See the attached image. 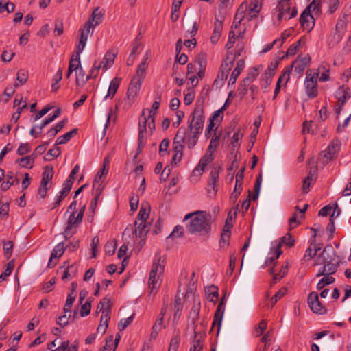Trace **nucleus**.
I'll return each instance as SVG.
<instances>
[{
	"label": "nucleus",
	"instance_id": "f257e3e1",
	"mask_svg": "<svg viewBox=\"0 0 351 351\" xmlns=\"http://www.w3.org/2000/svg\"><path fill=\"white\" fill-rule=\"evenodd\" d=\"M204 102L203 99L197 100L195 108L189 119V132L186 134V145L189 149L196 145L199 135L203 130L205 120Z\"/></svg>",
	"mask_w": 351,
	"mask_h": 351
},
{
	"label": "nucleus",
	"instance_id": "f03ea898",
	"mask_svg": "<svg viewBox=\"0 0 351 351\" xmlns=\"http://www.w3.org/2000/svg\"><path fill=\"white\" fill-rule=\"evenodd\" d=\"M321 264H323L324 266L319 270L316 277L331 275L337 271L339 261L331 245H326L317 257L315 265Z\"/></svg>",
	"mask_w": 351,
	"mask_h": 351
},
{
	"label": "nucleus",
	"instance_id": "7ed1b4c3",
	"mask_svg": "<svg viewBox=\"0 0 351 351\" xmlns=\"http://www.w3.org/2000/svg\"><path fill=\"white\" fill-rule=\"evenodd\" d=\"M191 218L190 223L187 226L189 232L191 234L197 232L208 233L211 230L210 221L211 215L204 211H197L185 215L184 220Z\"/></svg>",
	"mask_w": 351,
	"mask_h": 351
},
{
	"label": "nucleus",
	"instance_id": "20e7f679",
	"mask_svg": "<svg viewBox=\"0 0 351 351\" xmlns=\"http://www.w3.org/2000/svg\"><path fill=\"white\" fill-rule=\"evenodd\" d=\"M145 112L146 109H143L141 114L139 117V131L138 136L139 150H141L145 144L144 138L145 137V134L147 133V127L148 128L151 134H152L155 130V117H154L153 115H146Z\"/></svg>",
	"mask_w": 351,
	"mask_h": 351
},
{
	"label": "nucleus",
	"instance_id": "39448f33",
	"mask_svg": "<svg viewBox=\"0 0 351 351\" xmlns=\"http://www.w3.org/2000/svg\"><path fill=\"white\" fill-rule=\"evenodd\" d=\"M289 2L290 0H278L275 14L277 16L278 23L282 19L288 20L296 16L297 9L295 7L291 8Z\"/></svg>",
	"mask_w": 351,
	"mask_h": 351
},
{
	"label": "nucleus",
	"instance_id": "423d86ee",
	"mask_svg": "<svg viewBox=\"0 0 351 351\" xmlns=\"http://www.w3.org/2000/svg\"><path fill=\"white\" fill-rule=\"evenodd\" d=\"M160 258L156 262L154 261L149 274L148 286L151 291H156L161 285L160 276L163 273L165 265L160 263ZM163 263V261H162Z\"/></svg>",
	"mask_w": 351,
	"mask_h": 351
},
{
	"label": "nucleus",
	"instance_id": "0eeeda50",
	"mask_svg": "<svg viewBox=\"0 0 351 351\" xmlns=\"http://www.w3.org/2000/svg\"><path fill=\"white\" fill-rule=\"evenodd\" d=\"M85 208L86 206L84 205L79 210L77 216H75V212H71L66 222V226L64 232V236L66 239L70 238L74 234V232H71L72 229H76L82 223L84 217Z\"/></svg>",
	"mask_w": 351,
	"mask_h": 351
},
{
	"label": "nucleus",
	"instance_id": "6e6552de",
	"mask_svg": "<svg viewBox=\"0 0 351 351\" xmlns=\"http://www.w3.org/2000/svg\"><path fill=\"white\" fill-rule=\"evenodd\" d=\"M319 76V72H313L308 70L306 73L305 88L307 95L310 98H314L317 95V80Z\"/></svg>",
	"mask_w": 351,
	"mask_h": 351
},
{
	"label": "nucleus",
	"instance_id": "1a4fd4ad",
	"mask_svg": "<svg viewBox=\"0 0 351 351\" xmlns=\"http://www.w3.org/2000/svg\"><path fill=\"white\" fill-rule=\"evenodd\" d=\"M340 149V141L337 138L333 139L328 145L327 148L320 153V156L322 158L323 162L328 163L332 160L337 157Z\"/></svg>",
	"mask_w": 351,
	"mask_h": 351
},
{
	"label": "nucleus",
	"instance_id": "9d476101",
	"mask_svg": "<svg viewBox=\"0 0 351 351\" xmlns=\"http://www.w3.org/2000/svg\"><path fill=\"white\" fill-rule=\"evenodd\" d=\"M307 300L308 306L313 313L321 315L326 313V308L320 302L318 293L316 291L311 292L308 295Z\"/></svg>",
	"mask_w": 351,
	"mask_h": 351
},
{
	"label": "nucleus",
	"instance_id": "9b49d317",
	"mask_svg": "<svg viewBox=\"0 0 351 351\" xmlns=\"http://www.w3.org/2000/svg\"><path fill=\"white\" fill-rule=\"evenodd\" d=\"M283 244H285V245H287L289 247H293L294 245L295 240L289 233L286 234L285 236L280 238V241H279L278 244L277 245V247H276V250L275 252H276L275 258L271 257V258H268L265 261L266 265H267V264L271 263L272 261L278 258V257L282 253L280 248Z\"/></svg>",
	"mask_w": 351,
	"mask_h": 351
},
{
	"label": "nucleus",
	"instance_id": "f8f14e48",
	"mask_svg": "<svg viewBox=\"0 0 351 351\" xmlns=\"http://www.w3.org/2000/svg\"><path fill=\"white\" fill-rule=\"evenodd\" d=\"M186 130L181 127L178 129L173 143V150L174 153H182L184 142L186 143Z\"/></svg>",
	"mask_w": 351,
	"mask_h": 351
},
{
	"label": "nucleus",
	"instance_id": "ddd939ff",
	"mask_svg": "<svg viewBox=\"0 0 351 351\" xmlns=\"http://www.w3.org/2000/svg\"><path fill=\"white\" fill-rule=\"evenodd\" d=\"M225 304L226 299L225 297H223L221 299L214 315V320L213 322L211 330H213L215 327H217V335L219 334L221 328V321L225 311Z\"/></svg>",
	"mask_w": 351,
	"mask_h": 351
},
{
	"label": "nucleus",
	"instance_id": "4468645a",
	"mask_svg": "<svg viewBox=\"0 0 351 351\" xmlns=\"http://www.w3.org/2000/svg\"><path fill=\"white\" fill-rule=\"evenodd\" d=\"M134 230L133 234L136 237L141 239L140 245L143 246L145 244V240L149 230V226L147 223L138 222L137 220L134 223Z\"/></svg>",
	"mask_w": 351,
	"mask_h": 351
},
{
	"label": "nucleus",
	"instance_id": "2eb2a0df",
	"mask_svg": "<svg viewBox=\"0 0 351 351\" xmlns=\"http://www.w3.org/2000/svg\"><path fill=\"white\" fill-rule=\"evenodd\" d=\"M104 12L100 10L99 7L96 8L88 21L85 23L89 29H93L95 26L99 25L103 20Z\"/></svg>",
	"mask_w": 351,
	"mask_h": 351
},
{
	"label": "nucleus",
	"instance_id": "dca6fc26",
	"mask_svg": "<svg viewBox=\"0 0 351 351\" xmlns=\"http://www.w3.org/2000/svg\"><path fill=\"white\" fill-rule=\"evenodd\" d=\"M300 22L302 27L307 32H310L315 25L313 15L305 10L300 15Z\"/></svg>",
	"mask_w": 351,
	"mask_h": 351
},
{
	"label": "nucleus",
	"instance_id": "f3484780",
	"mask_svg": "<svg viewBox=\"0 0 351 351\" xmlns=\"http://www.w3.org/2000/svg\"><path fill=\"white\" fill-rule=\"evenodd\" d=\"M262 5L259 0H251L250 4L247 5V21H250L256 19L261 10Z\"/></svg>",
	"mask_w": 351,
	"mask_h": 351
},
{
	"label": "nucleus",
	"instance_id": "a211bd4d",
	"mask_svg": "<svg viewBox=\"0 0 351 351\" xmlns=\"http://www.w3.org/2000/svg\"><path fill=\"white\" fill-rule=\"evenodd\" d=\"M142 82L143 80H141V78L133 77L132 79L127 91V97L128 99H134L138 95Z\"/></svg>",
	"mask_w": 351,
	"mask_h": 351
},
{
	"label": "nucleus",
	"instance_id": "6ab92c4d",
	"mask_svg": "<svg viewBox=\"0 0 351 351\" xmlns=\"http://www.w3.org/2000/svg\"><path fill=\"white\" fill-rule=\"evenodd\" d=\"M335 97L338 100V103L341 104V106H343L346 101L351 97V89L342 86L337 90Z\"/></svg>",
	"mask_w": 351,
	"mask_h": 351
},
{
	"label": "nucleus",
	"instance_id": "aec40b11",
	"mask_svg": "<svg viewBox=\"0 0 351 351\" xmlns=\"http://www.w3.org/2000/svg\"><path fill=\"white\" fill-rule=\"evenodd\" d=\"M219 169L218 167H214L210 173V178L208 183V187H213V195L215 196L217 192V184L219 179Z\"/></svg>",
	"mask_w": 351,
	"mask_h": 351
},
{
	"label": "nucleus",
	"instance_id": "412c9836",
	"mask_svg": "<svg viewBox=\"0 0 351 351\" xmlns=\"http://www.w3.org/2000/svg\"><path fill=\"white\" fill-rule=\"evenodd\" d=\"M150 213V206L148 202H143L136 217V219L138 222L146 223V220L148 219Z\"/></svg>",
	"mask_w": 351,
	"mask_h": 351
},
{
	"label": "nucleus",
	"instance_id": "4be33fe9",
	"mask_svg": "<svg viewBox=\"0 0 351 351\" xmlns=\"http://www.w3.org/2000/svg\"><path fill=\"white\" fill-rule=\"evenodd\" d=\"M6 177L7 180L4 181L1 186L3 191L8 190L12 185L19 184V180L17 178L14 172H8Z\"/></svg>",
	"mask_w": 351,
	"mask_h": 351
},
{
	"label": "nucleus",
	"instance_id": "5701e85b",
	"mask_svg": "<svg viewBox=\"0 0 351 351\" xmlns=\"http://www.w3.org/2000/svg\"><path fill=\"white\" fill-rule=\"evenodd\" d=\"M347 22H343L341 21H337L336 24L335 30L336 33L334 34L333 38L335 39V43H338L344 34L346 27H347Z\"/></svg>",
	"mask_w": 351,
	"mask_h": 351
},
{
	"label": "nucleus",
	"instance_id": "b1692460",
	"mask_svg": "<svg viewBox=\"0 0 351 351\" xmlns=\"http://www.w3.org/2000/svg\"><path fill=\"white\" fill-rule=\"evenodd\" d=\"M311 62V57L309 55H307L303 58L298 57V60L293 63V66L294 64H296L295 66V71L298 73H302L305 69L306 66Z\"/></svg>",
	"mask_w": 351,
	"mask_h": 351
},
{
	"label": "nucleus",
	"instance_id": "393cba45",
	"mask_svg": "<svg viewBox=\"0 0 351 351\" xmlns=\"http://www.w3.org/2000/svg\"><path fill=\"white\" fill-rule=\"evenodd\" d=\"M244 67H245L244 60H239L237 63L236 68L233 70V71L230 75V80L228 82L229 85L234 84L236 82L238 76L240 75L241 71L243 70Z\"/></svg>",
	"mask_w": 351,
	"mask_h": 351
},
{
	"label": "nucleus",
	"instance_id": "a878e982",
	"mask_svg": "<svg viewBox=\"0 0 351 351\" xmlns=\"http://www.w3.org/2000/svg\"><path fill=\"white\" fill-rule=\"evenodd\" d=\"M200 310V303L198 302L196 305L194 304V306L192 307L190 313H189V318L191 320V323L193 325V330L195 333V337H196V330H197V326L195 325V323L197 320L199 319V313Z\"/></svg>",
	"mask_w": 351,
	"mask_h": 351
},
{
	"label": "nucleus",
	"instance_id": "bb28decb",
	"mask_svg": "<svg viewBox=\"0 0 351 351\" xmlns=\"http://www.w3.org/2000/svg\"><path fill=\"white\" fill-rule=\"evenodd\" d=\"M214 160V156L211 154H205L199 160L198 165L194 169V171L202 172L208 163Z\"/></svg>",
	"mask_w": 351,
	"mask_h": 351
},
{
	"label": "nucleus",
	"instance_id": "cd10ccee",
	"mask_svg": "<svg viewBox=\"0 0 351 351\" xmlns=\"http://www.w3.org/2000/svg\"><path fill=\"white\" fill-rule=\"evenodd\" d=\"M117 51H108L101 62L102 68L104 69H108V67L111 66L112 64L114 63V58L117 56Z\"/></svg>",
	"mask_w": 351,
	"mask_h": 351
},
{
	"label": "nucleus",
	"instance_id": "c85d7f7f",
	"mask_svg": "<svg viewBox=\"0 0 351 351\" xmlns=\"http://www.w3.org/2000/svg\"><path fill=\"white\" fill-rule=\"evenodd\" d=\"M223 28V24L222 22L219 21L218 19L216 20L215 23V27L214 30L212 34V36L210 37V41L212 43L215 44L218 42L221 37V33Z\"/></svg>",
	"mask_w": 351,
	"mask_h": 351
},
{
	"label": "nucleus",
	"instance_id": "c756f323",
	"mask_svg": "<svg viewBox=\"0 0 351 351\" xmlns=\"http://www.w3.org/2000/svg\"><path fill=\"white\" fill-rule=\"evenodd\" d=\"M121 81V79L119 77H116L113 78V80L110 83V86H109L108 90V94L106 95L105 99L108 97H110L111 98H112L114 97V95L116 94L117 90L120 85Z\"/></svg>",
	"mask_w": 351,
	"mask_h": 351
},
{
	"label": "nucleus",
	"instance_id": "7c9ffc66",
	"mask_svg": "<svg viewBox=\"0 0 351 351\" xmlns=\"http://www.w3.org/2000/svg\"><path fill=\"white\" fill-rule=\"evenodd\" d=\"M53 176V170L52 167L46 166L45 168V171L42 174V179L40 182V184L46 185L51 181Z\"/></svg>",
	"mask_w": 351,
	"mask_h": 351
},
{
	"label": "nucleus",
	"instance_id": "2f4dec72",
	"mask_svg": "<svg viewBox=\"0 0 351 351\" xmlns=\"http://www.w3.org/2000/svg\"><path fill=\"white\" fill-rule=\"evenodd\" d=\"M109 169V160L108 158H106L104 160L103 163V167L102 169L97 173L93 182V186L95 188L97 186V184H98V182L101 180L102 176L106 175L108 172Z\"/></svg>",
	"mask_w": 351,
	"mask_h": 351
},
{
	"label": "nucleus",
	"instance_id": "473e14b6",
	"mask_svg": "<svg viewBox=\"0 0 351 351\" xmlns=\"http://www.w3.org/2000/svg\"><path fill=\"white\" fill-rule=\"evenodd\" d=\"M75 74L76 85L78 86H84L87 82V81L89 80V78H88V75L85 74V71H84L82 66L78 69Z\"/></svg>",
	"mask_w": 351,
	"mask_h": 351
},
{
	"label": "nucleus",
	"instance_id": "72a5a7b5",
	"mask_svg": "<svg viewBox=\"0 0 351 351\" xmlns=\"http://www.w3.org/2000/svg\"><path fill=\"white\" fill-rule=\"evenodd\" d=\"M320 4V0H313L304 10L313 15L318 16L321 12Z\"/></svg>",
	"mask_w": 351,
	"mask_h": 351
},
{
	"label": "nucleus",
	"instance_id": "f704fd0d",
	"mask_svg": "<svg viewBox=\"0 0 351 351\" xmlns=\"http://www.w3.org/2000/svg\"><path fill=\"white\" fill-rule=\"evenodd\" d=\"M148 57H145L143 60L142 62L138 65V69L136 72V75L134 77L135 78H141V80H143L146 69L147 68L148 62H147Z\"/></svg>",
	"mask_w": 351,
	"mask_h": 351
},
{
	"label": "nucleus",
	"instance_id": "c9c22d12",
	"mask_svg": "<svg viewBox=\"0 0 351 351\" xmlns=\"http://www.w3.org/2000/svg\"><path fill=\"white\" fill-rule=\"evenodd\" d=\"M77 132V129L74 128L71 131L65 133L64 135L59 136L56 140V145H62L67 143Z\"/></svg>",
	"mask_w": 351,
	"mask_h": 351
},
{
	"label": "nucleus",
	"instance_id": "e433bc0d",
	"mask_svg": "<svg viewBox=\"0 0 351 351\" xmlns=\"http://www.w3.org/2000/svg\"><path fill=\"white\" fill-rule=\"evenodd\" d=\"M81 67V63H80V57H76V56H73V57L71 58L69 64V69L70 72H73L78 71V69Z\"/></svg>",
	"mask_w": 351,
	"mask_h": 351
},
{
	"label": "nucleus",
	"instance_id": "4c0bfd02",
	"mask_svg": "<svg viewBox=\"0 0 351 351\" xmlns=\"http://www.w3.org/2000/svg\"><path fill=\"white\" fill-rule=\"evenodd\" d=\"M28 79V72L25 69H20L16 75V80L18 81V83H16L14 84V87H17L19 85H23L25 84Z\"/></svg>",
	"mask_w": 351,
	"mask_h": 351
},
{
	"label": "nucleus",
	"instance_id": "58836bf2",
	"mask_svg": "<svg viewBox=\"0 0 351 351\" xmlns=\"http://www.w3.org/2000/svg\"><path fill=\"white\" fill-rule=\"evenodd\" d=\"M110 301L107 298H104L97 305V310L102 311V313H105L108 311L110 313Z\"/></svg>",
	"mask_w": 351,
	"mask_h": 351
},
{
	"label": "nucleus",
	"instance_id": "ea45409f",
	"mask_svg": "<svg viewBox=\"0 0 351 351\" xmlns=\"http://www.w3.org/2000/svg\"><path fill=\"white\" fill-rule=\"evenodd\" d=\"M247 1H243L237 9L235 16L240 19V21H243L245 19H247Z\"/></svg>",
	"mask_w": 351,
	"mask_h": 351
},
{
	"label": "nucleus",
	"instance_id": "a19ab883",
	"mask_svg": "<svg viewBox=\"0 0 351 351\" xmlns=\"http://www.w3.org/2000/svg\"><path fill=\"white\" fill-rule=\"evenodd\" d=\"M219 135H217L215 132L214 135L213 136L208 148V152L209 154H213L214 152L217 149V147L219 145Z\"/></svg>",
	"mask_w": 351,
	"mask_h": 351
},
{
	"label": "nucleus",
	"instance_id": "79ce46f5",
	"mask_svg": "<svg viewBox=\"0 0 351 351\" xmlns=\"http://www.w3.org/2000/svg\"><path fill=\"white\" fill-rule=\"evenodd\" d=\"M66 247L62 242L58 243L51 254V259L60 257L64 252Z\"/></svg>",
	"mask_w": 351,
	"mask_h": 351
},
{
	"label": "nucleus",
	"instance_id": "37998d69",
	"mask_svg": "<svg viewBox=\"0 0 351 351\" xmlns=\"http://www.w3.org/2000/svg\"><path fill=\"white\" fill-rule=\"evenodd\" d=\"M14 8L15 5L13 3L7 2L6 0L0 1V12L6 11L8 13H12L14 11Z\"/></svg>",
	"mask_w": 351,
	"mask_h": 351
},
{
	"label": "nucleus",
	"instance_id": "c03bdc74",
	"mask_svg": "<svg viewBox=\"0 0 351 351\" xmlns=\"http://www.w3.org/2000/svg\"><path fill=\"white\" fill-rule=\"evenodd\" d=\"M312 245L313 243H311L310 247H308L305 252V254L304 256V260L305 261L311 260L316 255L317 251L320 250V247H317L315 245L313 248Z\"/></svg>",
	"mask_w": 351,
	"mask_h": 351
},
{
	"label": "nucleus",
	"instance_id": "a18cd8bd",
	"mask_svg": "<svg viewBox=\"0 0 351 351\" xmlns=\"http://www.w3.org/2000/svg\"><path fill=\"white\" fill-rule=\"evenodd\" d=\"M197 64L199 66V69H202V67H204L206 65V62L202 60H196L195 62V64H193L192 63H189L187 64V76H189L190 75H193L194 71L195 70V64Z\"/></svg>",
	"mask_w": 351,
	"mask_h": 351
},
{
	"label": "nucleus",
	"instance_id": "49530a36",
	"mask_svg": "<svg viewBox=\"0 0 351 351\" xmlns=\"http://www.w3.org/2000/svg\"><path fill=\"white\" fill-rule=\"evenodd\" d=\"M206 292L208 294V299L210 302H215L217 300L219 294L216 287L213 286L209 287Z\"/></svg>",
	"mask_w": 351,
	"mask_h": 351
},
{
	"label": "nucleus",
	"instance_id": "de8ad7c7",
	"mask_svg": "<svg viewBox=\"0 0 351 351\" xmlns=\"http://www.w3.org/2000/svg\"><path fill=\"white\" fill-rule=\"evenodd\" d=\"M250 85V80L244 79L238 88V93L242 98L247 92V87Z\"/></svg>",
	"mask_w": 351,
	"mask_h": 351
},
{
	"label": "nucleus",
	"instance_id": "09e8293b",
	"mask_svg": "<svg viewBox=\"0 0 351 351\" xmlns=\"http://www.w3.org/2000/svg\"><path fill=\"white\" fill-rule=\"evenodd\" d=\"M14 267V261L8 263L5 271L0 275V282L5 280V278L12 274Z\"/></svg>",
	"mask_w": 351,
	"mask_h": 351
},
{
	"label": "nucleus",
	"instance_id": "8fccbe9b",
	"mask_svg": "<svg viewBox=\"0 0 351 351\" xmlns=\"http://www.w3.org/2000/svg\"><path fill=\"white\" fill-rule=\"evenodd\" d=\"M16 162L19 163V165L23 168H28L29 165H30L29 168H32L33 167L32 156H27L25 157L19 158L16 160Z\"/></svg>",
	"mask_w": 351,
	"mask_h": 351
},
{
	"label": "nucleus",
	"instance_id": "3c124183",
	"mask_svg": "<svg viewBox=\"0 0 351 351\" xmlns=\"http://www.w3.org/2000/svg\"><path fill=\"white\" fill-rule=\"evenodd\" d=\"M61 153L60 147H58L56 144L53 149H50L46 155V157L50 156L51 158H45V160H51L57 158Z\"/></svg>",
	"mask_w": 351,
	"mask_h": 351
},
{
	"label": "nucleus",
	"instance_id": "603ef678",
	"mask_svg": "<svg viewBox=\"0 0 351 351\" xmlns=\"http://www.w3.org/2000/svg\"><path fill=\"white\" fill-rule=\"evenodd\" d=\"M245 167H243L236 175V182L234 188L238 189H243L242 184L244 177Z\"/></svg>",
	"mask_w": 351,
	"mask_h": 351
},
{
	"label": "nucleus",
	"instance_id": "864d4df0",
	"mask_svg": "<svg viewBox=\"0 0 351 351\" xmlns=\"http://www.w3.org/2000/svg\"><path fill=\"white\" fill-rule=\"evenodd\" d=\"M287 292V288L286 287H282L280 289H279L275 295L271 298V306L270 308H272L275 304L277 302V301L280 299L283 295H285Z\"/></svg>",
	"mask_w": 351,
	"mask_h": 351
},
{
	"label": "nucleus",
	"instance_id": "5fc2aeb1",
	"mask_svg": "<svg viewBox=\"0 0 351 351\" xmlns=\"http://www.w3.org/2000/svg\"><path fill=\"white\" fill-rule=\"evenodd\" d=\"M316 72L321 73V75L319 77V81L321 82H326L328 81L330 78L329 76V69H326L324 66L322 65L320 66Z\"/></svg>",
	"mask_w": 351,
	"mask_h": 351
},
{
	"label": "nucleus",
	"instance_id": "6e6d98bb",
	"mask_svg": "<svg viewBox=\"0 0 351 351\" xmlns=\"http://www.w3.org/2000/svg\"><path fill=\"white\" fill-rule=\"evenodd\" d=\"M184 234V228L180 225H177L173 232L167 237L169 238H180Z\"/></svg>",
	"mask_w": 351,
	"mask_h": 351
},
{
	"label": "nucleus",
	"instance_id": "4d7b16f0",
	"mask_svg": "<svg viewBox=\"0 0 351 351\" xmlns=\"http://www.w3.org/2000/svg\"><path fill=\"white\" fill-rule=\"evenodd\" d=\"M272 77L273 75L272 74H271V73L268 74L264 72V73L262 75L263 82L261 84V87L264 89H266L271 84L272 82Z\"/></svg>",
	"mask_w": 351,
	"mask_h": 351
},
{
	"label": "nucleus",
	"instance_id": "13d9d810",
	"mask_svg": "<svg viewBox=\"0 0 351 351\" xmlns=\"http://www.w3.org/2000/svg\"><path fill=\"white\" fill-rule=\"evenodd\" d=\"M13 243L11 241H8L3 244L4 256L7 259H9L12 253Z\"/></svg>",
	"mask_w": 351,
	"mask_h": 351
},
{
	"label": "nucleus",
	"instance_id": "bf43d9fd",
	"mask_svg": "<svg viewBox=\"0 0 351 351\" xmlns=\"http://www.w3.org/2000/svg\"><path fill=\"white\" fill-rule=\"evenodd\" d=\"M180 343V337L178 335H174L170 342L168 351H177Z\"/></svg>",
	"mask_w": 351,
	"mask_h": 351
},
{
	"label": "nucleus",
	"instance_id": "052dcab7",
	"mask_svg": "<svg viewBox=\"0 0 351 351\" xmlns=\"http://www.w3.org/2000/svg\"><path fill=\"white\" fill-rule=\"evenodd\" d=\"M233 62L234 59L227 56L226 61L221 64L220 70L229 73L230 71L231 70Z\"/></svg>",
	"mask_w": 351,
	"mask_h": 351
},
{
	"label": "nucleus",
	"instance_id": "680f3d73",
	"mask_svg": "<svg viewBox=\"0 0 351 351\" xmlns=\"http://www.w3.org/2000/svg\"><path fill=\"white\" fill-rule=\"evenodd\" d=\"M261 182H262V176L260 174L257 177L256 183L254 184V194L253 195V196L252 197L253 200H256L258 197Z\"/></svg>",
	"mask_w": 351,
	"mask_h": 351
},
{
	"label": "nucleus",
	"instance_id": "e2e57ef3",
	"mask_svg": "<svg viewBox=\"0 0 351 351\" xmlns=\"http://www.w3.org/2000/svg\"><path fill=\"white\" fill-rule=\"evenodd\" d=\"M134 319V315H131L130 317H128L125 319H121L119 324H118V328L119 331L124 330L126 327L132 323Z\"/></svg>",
	"mask_w": 351,
	"mask_h": 351
},
{
	"label": "nucleus",
	"instance_id": "0e129e2a",
	"mask_svg": "<svg viewBox=\"0 0 351 351\" xmlns=\"http://www.w3.org/2000/svg\"><path fill=\"white\" fill-rule=\"evenodd\" d=\"M292 68H293V65H291L289 67H286L285 70L280 75V77L278 80V82H282V81L285 80L287 83L288 82V80H289V76H290V73L292 70Z\"/></svg>",
	"mask_w": 351,
	"mask_h": 351
},
{
	"label": "nucleus",
	"instance_id": "69168bd1",
	"mask_svg": "<svg viewBox=\"0 0 351 351\" xmlns=\"http://www.w3.org/2000/svg\"><path fill=\"white\" fill-rule=\"evenodd\" d=\"M91 309V302L87 300L81 307L80 315L82 317L87 316L90 314Z\"/></svg>",
	"mask_w": 351,
	"mask_h": 351
},
{
	"label": "nucleus",
	"instance_id": "338daca9",
	"mask_svg": "<svg viewBox=\"0 0 351 351\" xmlns=\"http://www.w3.org/2000/svg\"><path fill=\"white\" fill-rule=\"evenodd\" d=\"M315 182V181H313L311 178H306L304 180H303V183H302V192L304 193H308V191H310V187L312 184H313Z\"/></svg>",
	"mask_w": 351,
	"mask_h": 351
},
{
	"label": "nucleus",
	"instance_id": "774afa93",
	"mask_svg": "<svg viewBox=\"0 0 351 351\" xmlns=\"http://www.w3.org/2000/svg\"><path fill=\"white\" fill-rule=\"evenodd\" d=\"M230 234H231L222 233L221 232V237H220V241H219V245H220L221 247H223L225 246H228L229 245Z\"/></svg>",
	"mask_w": 351,
	"mask_h": 351
}]
</instances>
